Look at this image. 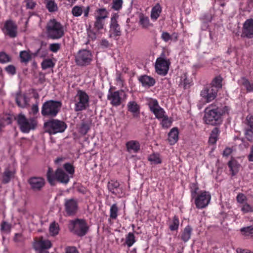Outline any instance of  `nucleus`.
Wrapping results in <instances>:
<instances>
[{
	"instance_id": "1",
	"label": "nucleus",
	"mask_w": 253,
	"mask_h": 253,
	"mask_svg": "<svg viewBox=\"0 0 253 253\" xmlns=\"http://www.w3.org/2000/svg\"><path fill=\"white\" fill-rule=\"evenodd\" d=\"M228 111L227 106L215 108L212 104L210 105L205 110L204 120L207 124L212 126L220 124L222 122L221 116Z\"/></svg>"
},
{
	"instance_id": "2",
	"label": "nucleus",
	"mask_w": 253,
	"mask_h": 253,
	"mask_svg": "<svg viewBox=\"0 0 253 253\" xmlns=\"http://www.w3.org/2000/svg\"><path fill=\"white\" fill-rule=\"evenodd\" d=\"M45 30L47 38L52 40L61 39L64 36L65 32L64 26L54 18L48 21Z\"/></svg>"
},
{
	"instance_id": "3",
	"label": "nucleus",
	"mask_w": 253,
	"mask_h": 253,
	"mask_svg": "<svg viewBox=\"0 0 253 253\" xmlns=\"http://www.w3.org/2000/svg\"><path fill=\"white\" fill-rule=\"evenodd\" d=\"M74 110L75 112H81L86 110L89 106V97L84 90L78 89L73 98Z\"/></svg>"
},
{
	"instance_id": "4",
	"label": "nucleus",
	"mask_w": 253,
	"mask_h": 253,
	"mask_svg": "<svg viewBox=\"0 0 253 253\" xmlns=\"http://www.w3.org/2000/svg\"><path fill=\"white\" fill-rule=\"evenodd\" d=\"M61 106L60 101L53 100L47 101L42 104L41 113L43 116L55 117L59 112Z\"/></svg>"
},
{
	"instance_id": "5",
	"label": "nucleus",
	"mask_w": 253,
	"mask_h": 253,
	"mask_svg": "<svg viewBox=\"0 0 253 253\" xmlns=\"http://www.w3.org/2000/svg\"><path fill=\"white\" fill-rule=\"evenodd\" d=\"M16 119L20 130L23 133H29L30 130L35 129L37 125V121L35 119H27L22 114H19Z\"/></svg>"
},
{
	"instance_id": "6",
	"label": "nucleus",
	"mask_w": 253,
	"mask_h": 253,
	"mask_svg": "<svg viewBox=\"0 0 253 253\" xmlns=\"http://www.w3.org/2000/svg\"><path fill=\"white\" fill-rule=\"evenodd\" d=\"M68 227L72 232L80 237L84 236L88 229L86 221L84 219L78 218L70 220Z\"/></svg>"
},
{
	"instance_id": "7",
	"label": "nucleus",
	"mask_w": 253,
	"mask_h": 253,
	"mask_svg": "<svg viewBox=\"0 0 253 253\" xmlns=\"http://www.w3.org/2000/svg\"><path fill=\"white\" fill-rule=\"evenodd\" d=\"M44 127L46 132L50 134H55L64 132L67 125L63 121L52 119L44 123Z\"/></svg>"
},
{
	"instance_id": "8",
	"label": "nucleus",
	"mask_w": 253,
	"mask_h": 253,
	"mask_svg": "<svg viewBox=\"0 0 253 253\" xmlns=\"http://www.w3.org/2000/svg\"><path fill=\"white\" fill-rule=\"evenodd\" d=\"M92 60V55L88 50H79L75 56V62L80 66H85L89 65Z\"/></svg>"
},
{
	"instance_id": "9",
	"label": "nucleus",
	"mask_w": 253,
	"mask_h": 253,
	"mask_svg": "<svg viewBox=\"0 0 253 253\" xmlns=\"http://www.w3.org/2000/svg\"><path fill=\"white\" fill-rule=\"evenodd\" d=\"M64 210L66 216H74L79 210V204L77 199L74 198L65 199L64 200Z\"/></svg>"
},
{
	"instance_id": "10",
	"label": "nucleus",
	"mask_w": 253,
	"mask_h": 253,
	"mask_svg": "<svg viewBox=\"0 0 253 253\" xmlns=\"http://www.w3.org/2000/svg\"><path fill=\"white\" fill-rule=\"evenodd\" d=\"M193 199H194L196 208L202 209L206 208L209 204L211 200V195L209 192L201 191Z\"/></svg>"
},
{
	"instance_id": "11",
	"label": "nucleus",
	"mask_w": 253,
	"mask_h": 253,
	"mask_svg": "<svg viewBox=\"0 0 253 253\" xmlns=\"http://www.w3.org/2000/svg\"><path fill=\"white\" fill-rule=\"evenodd\" d=\"M169 62L164 58L159 57L157 59L155 63L156 73L162 76L167 74L169 69Z\"/></svg>"
},
{
	"instance_id": "12",
	"label": "nucleus",
	"mask_w": 253,
	"mask_h": 253,
	"mask_svg": "<svg viewBox=\"0 0 253 253\" xmlns=\"http://www.w3.org/2000/svg\"><path fill=\"white\" fill-rule=\"evenodd\" d=\"M2 30L5 35L11 38H15L17 35V26L14 21L11 20H6Z\"/></svg>"
},
{
	"instance_id": "13",
	"label": "nucleus",
	"mask_w": 253,
	"mask_h": 253,
	"mask_svg": "<svg viewBox=\"0 0 253 253\" xmlns=\"http://www.w3.org/2000/svg\"><path fill=\"white\" fill-rule=\"evenodd\" d=\"M217 89L214 86H207L203 88L201 92V96L204 98L207 102L212 101L216 96Z\"/></svg>"
},
{
	"instance_id": "14",
	"label": "nucleus",
	"mask_w": 253,
	"mask_h": 253,
	"mask_svg": "<svg viewBox=\"0 0 253 253\" xmlns=\"http://www.w3.org/2000/svg\"><path fill=\"white\" fill-rule=\"evenodd\" d=\"M28 183L33 190L38 191L44 186L45 180L42 177H33L28 180Z\"/></svg>"
},
{
	"instance_id": "15",
	"label": "nucleus",
	"mask_w": 253,
	"mask_h": 253,
	"mask_svg": "<svg viewBox=\"0 0 253 253\" xmlns=\"http://www.w3.org/2000/svg\"><path fill=\"white\" fill-rule=\"evenodd\" d=\"M125 95L123 90H118L114 92H110L107 98L110 101L111 104L115 106H119L121 103V96Z\"/></svg>"
},
{
	"instance_id": "16",
	"label": "nucleus",
	"mask_w": 253,
	"mask_h": 253,
	"mask_svg": "<svg viewBox=\"0 0 253 253\" xmlns=\"http://www.w3.org/2000/svg\"><path fill=\"white\" fill-rule=\"evenodd\" d=\"M243 35L247 38H253V19H248L244 22L243 27Z\"/></svg>"
},
{
	"instance_id": "17",
	"label": "nucleus",
	"mask_w": 253,
	"mask_h": 253,
	"mask_svg": "<svg viewBox=\"0 0 253 253\" xmlns=\"http://www.w3.org/2000/svg\"><path fill=\"white\" fill-rule=\"evenodd\" d=\"M52 244L49 240L41 237L36 242L34 248L36 250H47L50 248Z\"/></svg>"
},
{
	"instance_id": "18",
	"label": "nucleus",
	"mask_w": 253,
	"mask_h": 253,
	"mask_svg": "<svg viewBox=\"0 0 253 253\" xmlns=\"http://www.w3.org/2000/svg\"><path fill=\"white\" fill-rule=\"evenodd\" d=\"M118 17L119 15L117 14H114L111 18L110 30L113 32L115 36H119L121 34L120 27L117 21Z\"/></svg>"
},
{
	"instance_id": "19",
	"label": "nucleus",
	"mask_w": 253,
	"mask_h": 253,
	"mask_svg": "<svg viewBox=\"0 0 253 253\" xmlns=\"http://www.w3.org/2000/svg\"><path fill=\"white\" fill-rule=\"evenodd\" d=\"M126 148L129 153H136L140 149L139 142L137 140H130L126 143Z\"/></svg>"
},
{
	"instance_id": "20",
	"label": "nucleus",
	"mask_w": 253,
	"mask_h": 253,
	"mask_svg": "<svg viewBox=\"0 0 253 253\" xmlns=\"http://www.w3.org/2000/svg\"><path fill=\"white\" fill-rule=\"evenodd\" d=\"M138 81L143 87L149 88L153 86L155 84L154 78L147 75L141 76L138 78Z\"/></svg>"
},
{
	"instance_id": "21",
	"label": "nucleus",
	"mask_w": 253,
	"mask_h": 253,
	"mask_svg": "<svg viewBox=\"0 0 253 253\" xmlns=\"http://www.w3.org/2000/svg\"><path fill=\"white\" fill-rule=\"evenodd\" d=\"M120 183L117 181L111 180L108 183L109 190L115 195H120L122 189L120 186Z\"/></svg>"
},
{
	"instance_id": "22",
	"label": "nucleus",
	"mask_w": 253,
	"mask_h": 253,
	"mask_svg": "<svg viewBox=\"0 0 253 253\" xmlns=\"http://www.w3.org/2000/svg\"><path fill=\"white\" fill-rule=\"evenodd\" d=\"M56 177L60 182L66 184L71 177L68 174L66 173L62 169H58L56 170Z\"/></svg>"
},
{
	"instance_id": "23",
	"label": "nucleus",
	"mask_w": 253,
	"mask_h": 253,
	"mask_svg": "<svg viewBox=\"0 0 253 253\" xmlns=\"http://www.w3.org/2000/svg\"><path fill=\"white\" fill-rule=\"evenodd\" d=\"M15 101L17 105L21 108H25L28 105V98L25 94L19 92L16 94Z\"/></svg>"
},
{
	"instance_id": "24",
	"label": "nucleus",
	"mask_w": 253,
	"mask_h": 253,
	"mask_svg": "<svg viewBox=\"0 0 253 253\" xmlns=\"http://www.w3.org/2000/svg\"><path fill=\"white\" fill-rule=\"evenodd\" d=\"M128 110L133 113V115L137 116L140 112V106L135 101H130L127 104Z\"/></svg>"
},
{
	"instance_id": "25",
	"label": "nucleus",
	"mask_w": 253,
	"mask_h": 253,
	"mask_svg": "<svg viewBox=\"0 0 253 253\" xmlns=\"http://www.w3.org/2000/svg\"><path fill=\"white\" fill-rule=\"evenodd\" d=\"M168 140L171 145L174 144L178 139V130L176 127L172 128L169 133Z\"/></svg>"
},
{
	"instance_id": "26",
	"label": "nucleus",
	"mask_w": 253,
	"mask_h": 253,
	"mask_svg": "<svg viewBox=\"0 0 253 253\" xmlns=\"http://www.w3.org/2000/svg\"><path fill=\"white\" fill-rule=\"evenodd\" d=\"M192 232V228L190 225L186 226L181 233V240L184 242H187L190 239Z\"/></svg>"
},
{
	"instance_id": "27",
	"label": "nucleus",
	"mask_w": 253,
	"mask_h": 253,
	"mask_svg": "<svg viewBox=\"0 0 253 253\" xmlns=\"http://www.w3.org/2000/svg\"><path fill=\"white\" fill-rule=\"evenodd\" d=\"M162 12V7L159 3H157L152 8L151 12V18L156 20Z\"/></svg>"
},
{
	"instance_id": "28",
	"label": "nucleus",
	"mask_w": 253,
	"mask_h": 253,
	"mask_svg": "<svg viewBox=\"0 0 253 253\" xmlns=\"http://www.w3.org/2000/svg\"><path fill=\"white\" fill-rule=\"evenodd\" d=\"M108 12L105 8L97 9L94 12L95 18L104 20L108 17Z\"/></svg>"
},
{
	"instance_id": "29",
	"label": "nucleus",
	"mask_w": 253,
	"mask_h": 253,
	"mask_svg": "<svg viewBox=\"0 0 253 253\" xmlns=\"http://www.w3.org/2000/svg\"><path fill=\"white\" fill-rule=\"evenodd\" d=\"M228 166L231 171L232 175L234 176L238 172L240 165L236 161L231 160L229 162Z\"/></svg>"
},
{
	"instance_id": "30",
	"label": "nucleus",
	"mask_w": 253,
	"mask_h": 253,
	"mask_svg": "<svg viewBox=\"0 0 253 253\" xmlns=\"http://www.w3.org/2000/svg\"><path fill=\"white\" fill-rule=\"evenodd\" d=\"M147 104L148 105L150 110L153 113L154 111L158 109L161 106L159 102L156 99L148 98L147 99Z\"/></svg>"
},
{
	"instance_id": "31",
	"label": "nucleus",
	"mask_w": 253,
	"mask_h": 253,
	"mask_svg": "<svg viewBox=\"0 0 253 253\" xmlns=\"http://www.w3.org/2000/svg\"><path fill=\"white\" fill-rule=\"evenodd\" d=\"M45 3L49 12H53L57 11L58 8L55 0H45Z\"/></svg>"
},
{
	"instance_id": "32",
	"label": "nucleus",
	"mask_w": 253,
	"mask_h": 253,
	"mask_svg": "<svg viewBox=\"0 0 253 253\" xmlns=\"http://www.w3.org/2000/svg\"><path fill=\"white\" fill-rule=\"evenodd\" d=\"M47 178L48 182L51 185H54L56 183L57 178L56 177V173H54L51 168H48L47 172Z\"/></svg>"
},
{
	"instance_id": "33",
	"label": "nucleus",
	"mask_w": 253,
	"mask_h": 253,
	"mask_svg": "<svg viewBox=\"0 0 253 253\" xmlns=\"http://www.w3.org/2000/svg\"><path fill=\"white\" fill-rule=\"evenodd\" d=\"M219 133V130L217 127H214L211 131L209 142L212 144L216 143Z\"/></svg>"
},
{
	"instance_id": "34",
	"label": "nucleus",
	"mask_w": 253,
	"mask_h": 253,
	"mask_svg": "<svg viewBox=\"0 0 253 253\" xmlns=\"http://www.w3.org/2000/svg\"><path fill=\"white\" fill-rule=\"evenodd\" d=\"M13 174L14 173L12 171H10L8 169H6L2 175V183L4 184L8 183Z\"/></svg>"
},
{
	"instance_id": "35",
	"label": "nucleus",
	"mask_w": 253,
	"mask_h": 253,
	"mask_svg": "<svg viewBox=\"0 0 253 253\" xmlns=\"http://www.w3.org/2000/svg\"><path fill=\"white\" fill-rule=\"evenodd\" d=\"M160 120L161 121V125L163 127L168 128L171 125L172 120L167 114Z\"/></svg>"
},
{
	"instance_id": "36",
	"label": "nucleus",
	"mask_w": 253,
	"mask_h": 253,
	"mask_svg": "<svg viewBox=\"0 0 253 253\" xmlns=\"http://www.w3.org/2000/svg\"><path fill=\"white\" fill-rule=\"evenodd\" d=\"M49 232L52 236L57 235L59 231V226L57 223L52 222L49 226Z\"/></svg>"
},
{
	"instance_id": "37",
	"label": "nucleus",
	"mask_w": 253,
	"mask_h": 253,
	"mask_svg": "<svg viewBox=\"0 0 253 253\" xmlns=\"http://www.w3.org/2000/svg\"><path fill=\"white\" fill-rule=\"evenodd\" d=\"M140 24L143 28L147 29L150 26H152V24L150 23L149 19L148 17L141 16L140 17L139 21Z\"/></svg>"
},
{
	"instance_id": "38",
	"label": "nucleus",
	"mask_w": 253,
	"mask_h": 253,
	"mask_svg": "<svg viewBox=\"0 0 253 253\" xmlns=\"http://www.w3.org/2000/svg\"><path fill=\"white\" fill-rule=\"evenodd\" d=\"M118 211L119 209L117 204H113L110 209V217L113 219H116L118 216Z\"/></svg>"
},
{
	"instance_id": "39",
	"label": "nucleus",
	"mask_w": 253,
	"mask_h": 253,
	"mask_svg": "<svg viewBox=\"0 0 253 253\" xmlns=\"http://www.w3.org/2000/svg\"><path fill=\"white\" fill-rule=\"evenodd\" d=\"M222 78L220 76H217L213 80L210 86H214V87L217 88L218 91V89L222 87Z\"/></svg>"
},
{
	"instance_id": "40",
	"label": "nucleus",
	"mask_w": 253,
	"mask_h": 253,
	"mask_svg": "<svg viewBox=\"0 0 253 253\" xmlns=\"http://www.w3.org/2000/svg\"><path fill=\"white\" fill-rule=\"evenodd\" d=\"M148 160L152 164H159L161 163V159L160 156L158 154H153L150 155L148 157Z\"/></svg>"
},
{
	"instance_id": "41",
	"label": "nucleus",
	"mask_w": 253,
	"mask_h": 253,
	"mask_svg": "<svg viewBox=\"0 0 253 253\" xmlns=\"http://www.w3.org/2000/svg\"><path fill=\"white\" fill-rule=\"evenodd\" d=\"M135 242V236L133 233L129 232L127 235L126 239V243L128 247H131Z\"/></svg>"
},
{
	"instance_id": "42",
	"label": "nucleus",
	"mask_w": 253,
	"mask_h": 253,
	"mask_svg": "<svg viewBox=\"0 0 253 253\" xmlns=\"http://www.w3.org/2000/svg\"><path fill=\"white\" fill-rule=\"evenodd\" d=\"M153 113L154 114L156 118L159 120L166 115L165 111L161 107L154 111Z\"/></svg>"
},
{
	"instance_id": "43",
	"label": "nucleus",
	"mask_w": 253,
	"mask_h": 253,
	"mask_svg": "<svg viewBox=\"0 0 253 253\" xmlns=\"http://www.w3.org/2000/svg\"><path fill=\"white\" fill-rule=\"evenodd\" d=\"M179 221L176 216L173 218L171 223L169 225V228L171 231L177 230L178 228Z\"/></svg>"
},
{
	"instance_id": "44",
	"label": "nucleus",
	"mask_w": 253,
	"mask_h": 253,
	"mask_svg": "<svg viewBox=\"0 0 253 253\" xmlns=\"http://www.w3.org/2000/svg\"><path fill=\"white\" fill-rule=\"evenodd\" d=\"M41 65L42 69L46 70L47 69L53 67L54 64L51 59H47L44 60L42 62Z\"/></svg>"
},
{
	"instance_id": "45",
	"label": "nucleus",
	"mask_w": 253,
	"mask_h": 253,
	"mask_svg": "<svg viewBox=\"0 0 253 253\" xmlns=\"http://www.w3.org/2000/svg\"><path fill=\"white\" fill-rule=\"evenodd\" d=\"M31 55L26 51H22L20 53V58L22 62L27 63L31 59Z\"/></svg>"
},
{
	"instance_id": "46",
	"label": "nucleus",
	"mask_w": 253,
	"mask_h": 253,
	"mask_svg": "<svg viewBox=\"0 0 253 253\" xmlns=\"http://www.w3.org/2000/svg\"><path fill=\"white\" fill-rule=\"evenodd\" d=\"M83 13L82 6L76 5L72 9V13L75 17L80 16Z\"/></svg>"
},
{
	"instance_id": "47",
	"label": "nucleus",
	"mask_w": 253,
	"mask_h": 253,
	"mask_svg": "<svg viewBox=\"0 0 253 253\" xmlns=\"http://www.w3.org/2000/svg\"><path fill=\"white\" fill-rule=\"evenodd\" d=\"M199 187L197 185V184L193 183L191 184L190 186V192H191V198L193 199L196 196L198 195L199 192Z\"/></svg>"
},
{
	"instance_id": "48",
	"label": "nucleus",
	"mask_w": 253,
	"mask_h": 253,
	"mask_svg": "<svg viewBox=\"0 0 253 253\" xmlns=\"http://www.w3.org/2000/svg\"><path fill=\"white\" fill-rule=\"evenodd\" d=\"M242 84L246 88L248 91H253V83L251 84L248 80L243 78L242 79Z\"/></svg>"
},
{
	"instance_id": "49",
	"label": "nucleus",
	"mask_w": 253,
	"mask_h": 253,
	"mask_svg": "<svg viewBox=\"0 0 253 253\" xmlns=\"http://www.w3.org/2000/svg\"><path fill=\"white\" fill-rule=\"evenodd\" d=\"M89 129L90 126L89 124L83 122L81 124L80 128V132L83 135H85L87 133Z\"/></svg>"
},
{
	"instance_id": "50",
	"label": "nucleus",
	"mask_w": 253,
	"mask_h": 253,
	"mask_svg": "<svg viewBox=\"0 0 253 253\" xmlns=\"http://www.w3.org/2000/svg\"><path fill=\"white\" fill-rule=\"evenodd\" d=\"M64 168L65 170L68 173V174L71 176V177H72V175L75 172L73 166L70 163H66L64 165Z\"/></svg>"
},
{
	"instance_id": "51",
	"label": "nucleus",
	"mask_w": 253,
	"mask_h": 253,
	"mask_svg": "<svg viewBox=\"0 0 253 253\" xmlns=\"http://www.w3.org/2000/svg\"><path fill=\"white\" fill-rule=\"evenodd\" d=\"M240 231L243 234L246 236H249L253 234V226H247L242 228Z\"/></svg>"
},
{
	"instance_id": "52",
	"label": "nucleus",
	"mask_w": 253,
	"mask_h": 253,
	"mask_svg": "<svg viewBox=\"0 0 253 253\" xmlns=\"http://www.w3.org/2000/svg\"><path fill=\"white\" fill-rule=\"evenodd\" d=\"M241 211L244 213H246L250 212H253V208L249 204L246 203L243 204V205L242 206Z\"/></svg>"
},
{
	"instance_id": "53",
	"label": "nucleus",
	"mask_w": 253,
	"mask_h": 253,
	"mask_svg": "<svg viewBox=\"0 0 253 253\" xmlns=\"http://www.w3.org/2000/svg\"><path fill=\"white\" fill-rule=\"evenodd\" d=\"M95 21L94 22V27L98 30H101L103 29V26L104 25V22L103 19H100L97 18H95Z\"/></svg>"
},
{
	"instance_id": "54",
	"label": "nucleus",
	"mask_w": 253,
	"mask_h": 253,
	"mask_svg": "<svg viewBox=\"0 0 253 253\" xmlns=\"http://www.w3.org/2000/svg\"><path fill=\"white\" fill-rule=\"evenodd\" d=\"M123 0H113L112 8L118 10L122 8Z\"/></svg>"
},
{
	"instance_id": "55",
	"label": "nucleus",
	"mask_w": 253,
	"mask_h": 253,
	"mask_svg": "<svg viewBox=\"0 0 253 253\" xmlns=\"http://www.w3.org/2000/svg\"><path fill=\"white\" fill-rule=\"evenodd\" d=\"M61 44L59 43H53L49 44V50L54 53L57 52L60 48Z\"/></svg>"
},
{
	"instance_id": "56",
	"label": "nucleus",
	"mask_w": 253,
	"mask_h": 253,
	"mask_svg": "<svg viewBox=\"0 0 253 253\" xmlns=\"http://www.w3.org/2000/svg\"><path fill=\"white\" fill-rule=\"evenodd\" d=\"M10 61L9 56L4 52H0V63H5Z\"/></svg>"
},
{
	"instance_id": "57",
	"label": "nucleus",
	"mask_w": 253,
	"mask_h": 253,
	"mask_svg": "<svg viewBox=\"0 0 253 253\" xmlns=\"http://www.w3.org/2000/svg\"><path fill=\"white\" fill-rule=\"evenodd\" d=\"M1 230L8 232L10 230L11 225L6 221H3L1 225Z\"/></svg>"
},
{
	"instance_id": "58",
	"label": "nucleus",
	"mask_w": 253,
	"mask_h": 253,
	"mask_svg": "<svg viewBox=\"0 0 253 253\" xmlns=\"http://www.w3.org/2000/svg\"><path fill=\"white\" fill-rule=\"evenodd\" d=\"M161 39L165 42L172 40V37L167 32H163L161 35Z\"/></svg>"
},
{
	"instance_id": "59",
	"label": "nucleus",
	"mask_w": 253,
	"mask_h": 253,
	"mask_svg": "<svg viewBox=\"0 0 253 253\" xmlns=\"http://www.w3.org/2000/svg\"><path fill=\"white\" fill-rule=\"evenodd\" d=\"M25 1L26 7L29 9H33L36 5V2L33 0H25Z\"/></svg>"
},
{
	"instance_id": "60",
	"label": "nucleus",
	"mask_w": 253,
	"mask_h": 253,
	"mask_svg": "<svg viewBox=\"0 0 253 253\" xmlns=\"http://www.w3.org/2000/svg\"><path fill=\"white\" fill-rule=\"evenodd\" d=\"M246 200L247 197L244 194L239 193L237 196V201L240 204H244Z\"/></svg>"
},
{
	"instance_id": "61",
	"label": "nucleus",
	"mask_w": 253,
	"mask_h": 253,
	"mask_svg": "<svg viewBox=\"0 0 253 253\" xmlns=\"http://www.w3.org/2000/svg\"><path fill=\"white\" fill-rule=\"evenodd\" d=\"M5 71L9 74L14 75L15 74V68L13 65H9L5 68Z\"/></svg>"
},
{
	"instance_id": "62",
	"label": "nucleus",
	"mask_w": 253,
	"mask_h": 253,
	"mask_svg": "<svg viewBox=\"0 0 253 253\" xmlns=\"http://www.w3.org/2000/svg\"><path fill=\"white\" fill-rule=\"evenodd\" d=\"M101 46L103 48H107L110 46V44L106 39H102L100 42Z\"/></svg>"
},
{
	"instance_id": "63",
	"label": "nucleus",
	"mask_w": 253,
	"mask_h": 253,
	"mask_svg": "<svg viewBox=\"0 0 253 253\" xmlns=\"http://www.w3.org/2000/svg\"><path fill=\"white\" fill-rule=\"evenodd\" d=\"M66 253H79V252L75 247H71L67 248Z\"/></svg>"
},
{
	"instance_id": "64",
	"label": "nucleus",
	"mask_w": 253,
	"mask_h": 253,
	"mask_svg": "<svg viewBox=\"0 0 253 253\" xmlns=\"http://www.w3.org/2000/svg\"><path fill=\"white\" fill-rule=\"evenodd\" d=\"M248 125L250 126L251 128L253 129V116H252L250 117H247V118Z\"/></svg>"
}]
</instances>
